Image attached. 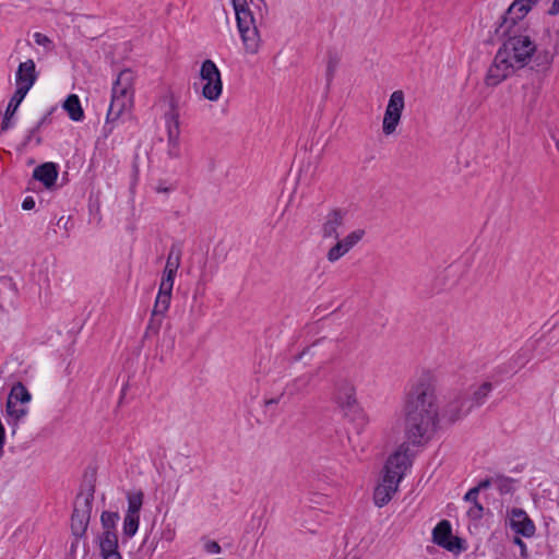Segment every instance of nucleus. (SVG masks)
I'll list each match as a JSON object with an SVG mask.
<instances>
[{"label": "nucleus", "mask_w": 559, "mask_h": 559, "mask_svg": "<svg viewBox=\"0 0 559 559\" xmlns=\"http://www.w3.org/2000/svg\"><path fill=\"white\" fill-rule=\"evenodd\" d=\"M513 543L520 547L521 556L526 557L527 556V549L525 543L522 540L521 536L515 533L513 537Z\"/></svg>", "instance_id": "obj_46"}, {"label": "nucleus", "mask_w": 559, "mask_h": 559, "mask_svg": "<svg viewBox=\"0 0 559 559\" xmlns=\"http://www.w3.org/2000/svg\"><path fill=\"white\" fill-rule=\"evenodd\" d=\"M128 510L122 524H140V511L143 506L144 493L142 490H129L126 493Z\"/></svg>", "instance_id": "obj_17"}, {"label": "nucleus", "mask_w": 559, "mask_h": 559, "mask_svg": "<svg viewBox=\"0 0 559 559\" xmlns=\"http://www.w3.org/2000/svg\"><path fill=\"white\" fill-rule=\"evenodd\" d=\"M345 559H357V557L356 556H352V557L347 556V557H345Z\"/></svg>", "instance_id": "obj_58"}, {"label": "nucleus", "mask_w": 559, "mask_h": 559, "mask_svg": "<svg viewBox=\"0 0 559 559\" xmlns=\"http://www.w3.org/2000/svg\"><path fill=\"white\" fill-rule=\"evenodd\" d=\"M335 402L342 411L357 403L355 386L348 381L338 383L335 393Z\"/></svg>", "instance_id": "obj_22"}, {"label": "nucleus", "mask_w": 559, "mask_h": 559, "mask_svg": "<svg viewBox=\"0 0 559 559\" xmlns=\"http://www.w3.org/2000/svg\"><path fill=\"white\" fill-rule=\"evenodd\" d=\"M491 487V481L481 479L477 486L471 488L464 496L466 502L476 503L478 502V495L480 490H485Z\"/></svg>", "instance_id": "obj_36"}, {"label": "nucleus", "mask_w": 559, "mask_h": 559, "mask_svg": "<svg viewBox=\"0 0 559 559\" xmlns=\"http://www.w3.org/2000/svg\"><path fill=\"white\" fill-rule=\"evenodd\" d=\"M181 254V247L176 243L171 245L159 284L162 287H174L175 276L180 266Z\"/></svg>", "instance_id": "obj_15"}, {"label": "nucleus", "mask_w": 559, "mask_h": 559, "mask_svg": "<svg viewBox=\"0 0 559 559\" xmlns=\"http://www.w3.org/2000/svg\"><path fill=\"white\" fill-rule=\"evenodd\" d=\"M504 524H534L527 512L516 506H507L502 513Z\"/></svg>", "instance_id": "obj_26"}, {"label": "nucleus", "mask_w": 559, "mask_h": 559, "mask_svg": "<svg viewBox=\"0 0 559 559\" xmlns=\"http://www.w3.org/2000/svg\"><path fill=\"white\" fill-rule=\"evenodd\" d=\"M28 413L27 406L21 404L17 406L16 403L7 402L5 404V415L8 425L11 427V435L14 436L19 428V423L23 419Z\"/></svg>", "instance_id": "obj_23"}, {"label": "nucleus", "mask_w": 559, "mask_h": 559, "mask_svg": "<svg viewBox=\"0 0 559 559\" xmlns=\"http://www.w3.org/2000/svg\"><path fill=\"white\" fill-rule=\"evenodd\" d=\"M28 93L27 86H21L17 87L12 95V97L9 100L8 107L5 109V112L3 115V119L0 124V129L2 132L9 130L13 124L11 123V119L16 114L21 103L25 98L26 94Z\"/></svg>", "instance_id": "obj_18"}, {"label": "nucleus", "mask_w": 559, "mask_h": 559, "mask_svg": "<svg viewBox=\"0 0 559 559\" xmlns=\"http://www.w3.org/2000/svg\"><path fill=\"white\" fill-rule=\"evenodd\" d=\"M527 359L524 354L519 353L516 356L512 358L508 364H503L498 366L495 369V374H511L516 372L515 368H521L526 364Z\"/></svg>", "instance_id": "obj_34"}, {"label": "nucleus", "mask_w": 559, "mask_h": 559, "mask_svg": "<svg viewBox=\"0 0 559 559\" xmlns=\"http://www.w3.org/2000/svg\"><path fill=\"white\" fill-rule=\"evenodd\" d=\"M491 390H492L491 382L486 381L481 385H479L473 392L472 396H469V405H472V409L474 407L481 406L486 402Z\"/></svg>", "instance_id": "obj_33"}, {"label": "nucleus", "mask_w": 559, "mask_h": 559, "mask_svg": "<svg viewBox=\"0 0 559 559\" xmlns=\"http://www.w3.org/2000/svg\"><path fill=\"white\" fill-rule=\"evenodd\" d=\"M437 524H442V525H445V524H450V522L448 520H440Z\"/></svg>", "instance_id": "obj_56"}, {"label": "nucleus", "mask_w": 559, "mask_h": 559, "mask_svg": "<svg viewBox=\"0 0 559 559\" xmlns=\"http://www.w3.org/2000/svg\"><path fill=\"white\" fill-rule=\"evenodd\" d=\"M484 480L491 481L500 495H508L514 491L515 479L503 474H496L492 477H486Z\"/></svg>", "instance_id": "obj_30"}, {"label": "nucleus", "mask_w": 559, "mask_h": 559, "mask_svg": "<svg viewBox=\"0 0 559 559\" xmlns=\"http://www.w3.org/2000/svg\"><path fill=\"white\" fill-rule=\"evenodd\" d=\"M201 544H202V549L209 555L221 552V546L215 540L202 538Z\"/></svg>", "instance_id": "obj_43"}, {"label": "nucleus", "mask_w": 559, "mask_h": 559, "mask_svg": "<svg viewBox=\"0 0 559 559\" xmlns=\"http://www.w3.org/2000/svg\"><path fill=\"white\" fill-rule=\"evenodd\" d=\"M336 243L332 246L328 253L326 259L329 262L334 263L338 261L342 257H344L348 250L345 248L344 243L341 241V239H336Z\"/></svg>", "instance_id": "obj_37"}, {"label": "nucleus", "mask_w": 559, "mask_h": 559, "mask_svg": "<svg viewBox=\"0 0 559 559\" xmlns=\"http://www.w3.org/2000/svg\"><path fill=\"white\" fill-rule=\"evenodd\" d=\"M163 318L164 317L160 316H154L153 312L151 313V318L144 332V337L155 336L159 333L163 323Z\"/></svg>", "instance_id": "obj_39"}, {"label": "nucleus", "mask_w": 559, "mask_h": 559, "mask_svg": "<svg viewBox=\"0 0 559 559\" xmlns=\"http://www.w3.org/2000/svg\"><path fill=\"white\" fill-rule=\"evenodd\" d=\"M167 534H168L167 539L168 540L171 539L173 538V532L170 530H168Z\"/></svg>", "instance_id": "obj_57"}, {"label": "nucleus", "mask_w": 559, "mask_h": 559, "mask_svg": "<svg viewBox=\"0 0 559 559\" xmlns=\"http://www.w3.org/2000/svg\"><path fill=\"white\" fill-rule=\"evenodd\" d=\"M156 190H157V192H168V191H169V189H168V188H164V187H160V186H159V187H157V189H156Z\"/></svg>", "instance_id": "obj_55"}, {"label": "nucleus", "mask_w": 559, "mask_h": 559, "mask_svg": "<svg viewBox=\"0 0 559 559\" xmlns=\"http://www.w3.org/2000/svg\"><path fill=\"white\" fill-rule=\"evenodd\" d=\"M132 71L126 69L121 71L117 78V80L112 84L111 88V97H123L128 98L131 102V85H132Z\"/></svg>", "instance_id": "obj_20"}, {"label": "nucleus", "mask_w": 559, "mask_h": 559, "mask_svg": "<svg viewBox=\"0 0 559 559\" xmlns=\"http://www.w3.org/2000/svg\"><path fill=\"white\" fill-rule=\"evenodd\" d=\"M338 64H340V57H338L337 52L329 51L328 52V61H326V71H325V81H326L328 90L331 86V83L334 79V75H335Z\"/></svg>", "instance_id": "obj_35"}, {"label": "nucleus", "mask_w": 559, "mask_h": 559, "mask_svg": "<svg viewBox=\"0 0 559 559\" xmlns=\"http://www.w3.org/2000/svg\"><path fill=\"white\" fill-rule=\"evenodd\" d=\"M236 14L237 27L247 52L254 53L259 48V31L249 4L260 8L263 0H231Z\"/></svg>", "instance_id": "obj_4"}, {"label": "nucleus", "mask_w": 559, "mask_h": 559, "mask_svg": "<svg viewBox=\"0 0 559 559\" xmlns=\"http://www.w3.org/2000/svg\"><path fill=\"white\" fill-rule=\"evenodd\" d=\"M96 471L85 472L73 503L71 524H90L94 495L96 490Z\"/></svg>", "instance_id": "obj_5"}, {"label": "nucleus", "mask_w": 559, "mask_h": 559, "mask_svg": "<svg viewBox=\"0 0 559 559\" xmlns=\"http://www.w3.org/2000/svg\"><path fill=\"white\" fill-rule=\"evenodd\" d=\"M549 15H558L559 14V0H554L551 7L548 12Z\"/></svg>", "instance_id": "obj_50"}, {"label": "nucleus", "mask_w": 559, "mask_h": 559, "mask_svg": "<svg viewBox=\"0 0 559 559\" xmlns=\"http://www.w3.org/2000/svg\"><path fill=\"white\" fill-rule=\"evenodd\" d=\"M32 399L27 388L22 382H16L12 385L7 402L25 405Z\"/></svg>", "instance_id": "obj_32"}, {"label": "nucleus", "mask_w": 559, "mask_h": 559, "mask_svg": "<svg viewBox=\"0 0 559 559\" xmlns=\"http://www.w3.org/2000/svg\"><path fill=\"white\" fill-rule=\"evenodd\" d=\"M466 514L469 520L477 521L484 514V507L479 502L472 503V506L466 511Z\"/></svg>", "instance_id": "obj_42"}, {"label": "nucleus", "mask_w": 559, "mask_h": 559, "mask_svg": "<svg viewBox=\"0 0 559 559\" xmlns=\"http://www.w3.org/2000/svg\"><path fill=\"white\" fill-rule=\"evenodd\" d=\"M528 12L530 7L524 5L523 0H514L501 15L495 34H499V31L508 28V26L521 25L523 28L531 27L528 21L525 20Z\"/></svg>", "instance_id": "obj_9"}, {"label": "nucleus", "mask_w": 559, "mask_h": 559, "mask_svg": "<svg viewBox=\"0 0 559 559\" xmlns=\"http://www.w3.org/2000/svg\"><path fill=\"white\" fill-rule=\"evenodd\" d=\"M37 80L36 66L33 59L21 62L15 73V83L17 87L27 86V91L32 88Z\"/></svg>", "instance_id": "obj_19"}, {"label": "nucleus", "mask_w": 559, "mask_h": 559, "mask_svg": "<svg viewBox=\"0 0 559 559\" xmlns=\"http://www.w3.org/2000/svg\"><path fill=\"white\" fill-rule=\"evenodd\" d=\"M120 520L119 511H103L100 514V524H117V522Z\"/></svg>", "instance_id": "obj_41"}, {"label": "nucleus", "mask_w": 559, "mask_h": 559, "mask_svg": "<svg viewBox=\"0 0 559 559\" xmlns=\"http://www.w3.org/2000/svg\"><path fill=\"white\" fill-rule=\"evenodd\" d=\"M556 146H557V148L559 151V141L558 140H556Z\"/></svg>", "instance_id": "obj_59"}, {"label": "nucleus", "mask_w": 559, "mask_h": 559, "mask_svg": "<svg viewBox=\"0 0 559 559\" xmlns=\"http://www.w3.org/2000/svg\"><path fill=\"white\" fill-rule=\"evenodd\" d=\"M124 533L128 536H133L136 532L139 526H123Z\"/></svg>", "instance_id": "obj_51"}, {"label": "nucleus", "mask_w": 559, "mask_h": 559, "mask_svg": "<svg viewBox=\"0 0 559 559\" xmlns=\"http://www.w3.org/2000/svg\"><path fill=\"white\" fill-rule=\"evenodd\" d=\"M342 413L345 418L356 426L358 432L364 429L368 423L367 415L358 402L344 408Z\"/></svg>", "instance_id": "obj_27"}, {"label": "nucleus", "mask_w": 559, "mask_h": 559, "mask_svg": "<svg viewBox=\"0 0 559 559\" xmlns=\"http://www.w3.org/2000/svg\"><path fill=\"white\" fill-rule=\"evenodd\" d=\"M412 453L407 443H402L389 455L383 467L382 483L373 491L376 506L383 507L389 503L396 492L400 481L406 469L412 465Z\"/></svg>", "instance_id": "obj_3"}, {"label": "nucleus", "mask_w": 559, "mask_h": 559, "mask_svg": "<svg viewBox=\"0 0 559 559\" xmlns=\"http://www.w3.org/2000/svg\"><path fill=\"white\" fill-rule=\"evenodd\" d=\"M78 544L79 542H76V539H74L72 543H71V546H70V551L71 552H74L78 548Z\"/></svg>", "instance_id": "obj_54"}, {"label": "nucleus", "mask_w": 559, "mask_h": 559, "mask_svg": "<svg viewBox=\"0 0 559 559\" xmlns=\"http://www.w3.org/2000/svg\"><path fill=\"white\" fill-rule=\"evenodd\" d=\"M518 69V66L512 61V59L507 56L506 52L499 48L496 52L493 61L489 67L485 83L487 86H497L502 81L508 79L514 70Z\"/></svg>", "instance_id": "obj_7"}, {"label": "nucleus", "mask_w": 559, "mask_h": 559, "mask_svg": "<svg viewBox=\"0 0 559 559\" xmlns=\"http://www.w3.org/2000/svg\"><path fill=\"white\" fill-rule=\"evenodd\" d=\"M309 350V347H306L302 352H300L299 354H297L295 357H294V361H300L302 359V357L306 355V353Z\"/></svg>", "instance_id": "obj_53"}, {"label": "nucleus", "mask_w": 559, "mask_h": 559, "mask_svg": "<svg viewBox=\"0 0 559 559\" xmlns=\"http://www.w3.org/2000/svg\"><path fill=\"white\" fill-rule=\"evenodd\" d=\"M471 411L472 405H469V396L466 393L459 392L448 401L443 408L442 416L449 423L454 424L465 417Z\"/></svg>", "instance_id": "obj_11"}, {"label": "nucleus", "mask_w": 559, "mask_h": 559, "mask_svg": "<svg viewBox=\"0 0 559 559\" xmlns=\"http://www.w3.org/2000/svg\"><path fill=\"white\" fill-rule=\"evenodd\" d=\"M540 0H523V4L530 7V11L536 5Z\"/></svg>", "instance_id": "obj_52"}, {"label": "nucleus", "mask_w": 559, "mask_h": 559, "mask_svg": "<svg viewBox=\"0 0 559 559\" xmlns=\"http://www.w3.org/2000/svg\"><path fill=\"white\" fill-rule=\"evenodd\" d=\"M281 401H287V396L284 395V391L278 396H276V397H272V399L265 400L264 401V405L266 407H269V406L278 404Z\"/></svg>", "instance_id": "obj_48"}, {"label": "nucleus", "mask_w": 559, "mask_h": 559, "mask_svg": "<svg viewBox=\"0 0 559 559\" xmlns=\"http://www.w3.org/2000/svg\"><path fill=\"white\" fill-rule=\"evenodd\" d=\"M163 526L152 525L150 528V533L145 537V543H150L151 546L157 544L158 536L162 534Z\"/></svg>", "instance_id": "obj_44"}, {"label": "nucleus", "mask_w": 559, "mask_h": 559, "mask_svg": "<svg viewBox=\"0 0 559 559\" xmlns=\"http://www.w3.org/2000/svg\"><path fill=\"white\" fill-rule=\"evenodd\" d=\"M404 107V92L401 90L394 91L389 98L382 122V131L385 135H390L395 132L396 127L401 121Z\"/></svg>", "instance_id": "obj_8"}, {"label": "nucleus", "mask_w": 559, "mask_h": 559, "mask_svg": "<svg viewBox=\"0 0 559 559\" xmlns=\"http://www.w3.org/2000/svg\"><path fill=\"white\" fill-rule=\"evenodd\" d=\"M520 536L530 538L535 535L536 526H511Z\"/></svg>", "instance_id": "obj_45"}, {"label": "nucleus", "mask_w": 559, "mask_h": 559, "mask_svg": "<svg viewBox=\"0 0 559 559\" xmlns=\"http://www.w3.org/2000/svg\"><path fill=\"white\" fill-rule=\"evenodd\" d=\"M35 200L33 197H26L24 198L23 202H22V209L24 211H31L35 207Z\"/></svg>", "instance_id": "obj_49"}, {"label": "nucleus", "mask_w": 559, "mask_h": 559, "mask_svg": "<svg viewBox=\"0 0 559 559\" xmlns=\"http://www.w3.org/2000/svg\"><path fill=\"white\" fill-rule=\"evenodd\" d=\"M365 234V229H355L341 239V241L349 252L364 238Z\"/></svg>", "instance_id": "obj_38"}, {"label": "nucleus", "mask_w": 559, "mask_h": 559, "mask_svg": "<svg viewBox=\"0 0 559 559\" xmlns=\"http://www.w3.org/2000/svg\"><path fill=\"white\" fill-rule=\"evenodd\" d=\"M312 379L313 374L304 373L289 381L284 388V395L287 396V401H290L297 395L305 394Z\"/></svg>", "instance_id": "obj_21"}, {"label": "nucleus", "mask_w": 559, "mask_h": 559, "mask_svg": "<svg viewBox=\"0 0 559 559\" xmlns=\"http://www.w3.org/2000/svg\"><path fill=\"white\" fill-rule=\"evenodd\" d=\"M169 111L165 114V121L167 127V138L169 145V154L176 156L174 150L179 146V136H180V121H179V111L177 103L171 99L169 104Z\"/></svg>", "instance_id": "obj_14"}, {"label": "nucleus", "mask_w": 559, "mask_h": 559, "mask_svg": "<svg viewBox=\"0 0 559 559\" xmlns=\"http://www.w3.org/2000/svg\"><path fill=\"white\" fill-rule=\"evenodd\" d=\"M71 528L74 539L79 542L85 535L87 526H71Z\"/></svg>", "instance_id": "obj_47"}, {"label": "nucleus", "mask_w": 559, "mask_h": 559, "mask_svg": "<svg viewBox=\"0 0 559 559\" xmlns=\"http://www.w3.org/2000/svg\"><path fill=\"white\" fill-rule=\"evenodd\" d=\"M404 432L408 445L420 447L435 435L439 424L436 389L428 376H423L408 390L404 402Z\"/></svg>", "instance_id": "obj_1"}, {"label": "nucleus", "mask_w": 559, "mask_h": 559, "mask_svg": "<svg viewBox=\"0 0 559 559\" xmlns=\"http://www.w3.org/2000/svg\"><path fill=\"white\" fill-rule=\"evenodd\" d=\"M171 292V287H162V285H159L158 293L152 310L154 316L165 317L170 306Z\"/></svg>", "instance_id": "obj_28"}, {"label": "nucleus", "mask_w": 559, "mask_h": 559, "mask_svg": "<svg viewBox=\"0 0 559 559\" xmlns=\"http://www.w3.org/2000/svg\"><path fill=\"white\" fill-rule=\"evenodd\" d=\"M118 543L116 526H105V530L97 536L100 557L103 559H122Z\"/></svg>", "instance_id": "obj_12"}, {"label": "nucleus", "mask_w": 559, "mask_h": 559, "mask_svg": "<svg viewBox=\"0 0 559 559\" xmlns=\"http://www.w3.org/2000/svg\"><path fill=\"white\" fill-rule=\"evenodd\" d=\"M452 526H435L432 531V540L438 546L455 555L466 549L465 540L452 534Z\"/></svg>", "instance_id": "obj_10"}, {"label": "nucleus", "mask_w": 559, "mask_h": 559, "mask_svg": "<svg viewBox=\"0 0 559 559\" xmlns=\"http://www.w3.org/2000/svg\"><path fill=\"white\" fill-rule=\"evenodd\" d=\"M58 176V164L53 162H46L38 165L33 170L32 179L41 182L47 190H50L56 187Z\"/></svg>", "instance_id": "obj_16"}, {"label": "nucleus", "mask_w": 559, "mask_h": 559, "mask_svg": "<svg viewBox=\"0 0 559 559\" xmlns=\"http://www.w3.org/2000/svg\"><path fill=\"white\" fill-rule=\"evenodd\" d=\"M17 290L11 277H0V310L7 311V305H12Z\"/></svg>", "instance_id": "obj_24"}, {"label": "nucleus", "mask_w": 559, "mask_h": 559, "mask_svg": "<svg viewBox=\"0 0 559 559\" xmlns=\"http://www.w3.org/2000/svg\"><path fill=\"white\" fill-rule=\"evenodd\" d=\"M34 41L45 48L46 51H51L55 48L53 41L45 34L36 32L33 34Z\"/></svg>", "instance_id": "obj_40"}, {"label": "nucleus", "mask_w": 559, "mask_h": 559, "mask_svg": "<svg viewBox=\"0 0 559 559\" xmlns=\"http://www.w3.org/2000/svg\"><path fill=\"white\" fill-rule=\"evenodd\" d=\"M535 31L532 27L523 28L521 25L508 26L496 34L502 40L499 47L518 66L523 69L530 66L536 73L546 74L552 63L556 49L537 44L534 39Z\"/></svg>", "instance_id": "obj_2"}, {"label": "nucleus", "mask_w": 559, "mask_h": 559, "mask_svg": "<svg viewBox=\"0 0 559 559\" xmlns=\"http://www.w3.org/2000/svg\"><path fill=\"white\" fill-rule=\"evenodd\" d=\"M131 104L128 98L111 97V102L107 111L106 122H114L120 118L127 107Z\"/></svg>", "instance_id": "obj_31"}, {"label": "nucleus", "mask_w": 559, "mask_h": 559, "mask_svg": "<svg viewBox=\"0 0 559 559\" xmlns=\"http://www.w3.org/2000/svg\"><path fill=\"white\" fill-rule=\"evenodd\" d=\"M62 108L72 121L80 122L85 118L81 100L76 94H69L62 103Z\"/></svg>", "instance_id": "obj_25"}, {"label": "nucleus", "mask_w": 559, "mask_h": 559, "mask_svg": "<svg viewBox=\"0 0 559 559\" xmlns=\"http://www.w3.org/2000/svg\"><path fill=\"white\" fill-rule=\"evenodd\" d=\"M347 211L341 207H334L324 216L321 226V237L323 239H338V228L344 225Z\"/></svg>", "instance_id": "obj_13"}, {"label": "nucleus", "mask_w": 559, "mask_h": 559, "mask_svg": "<svg viewBox=\"0 0 559 559\" xmlns=\"http://www.w3.org/2000/svg\"><path fill=\"white\" fill-rule=\"evenodd\" d=\"M200 78L205 81L202 88L203 97L211 102L217 100L223 92V81L221 71L213 60L206 59L202 62Z\"/></svg>", "instance_id": "obj_6"}, {"label": "nucleus", "mask_w": 559, "mask_h": 559, "mask_svg": "<svg viewBox=\"0 0 559 559\" xmlns=\"http://www.w3.org/2000/svg\"><path fill=\"white\" fill-rule=\"evenodd\" d=\"M58 107H50L46 114L37 121V123L28 130V133L25 138V144H27L32 139H35L37 145L43 143V139L40 136H36V133L46 124L51 122L52 115L57 111Z\"/></svg>", "instance_id": "obj_29"}]
</instances>
